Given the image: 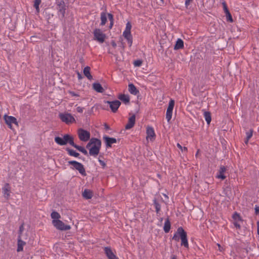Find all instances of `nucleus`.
<instances>
[{"label": "nucleus", "instance_id": "1a4fd4ad", "mask_svg": "<svg viewBox=\"0 0 259 259\" xmlns=\"http://www.w3.org/2000/svg\"><path fill=\"white\" fill-rule=\"evenodd\" d=\"M78 135L79 139L83 142L88 141L91 136L90 132L82 128L78 130Z\"/></svg>", "mask_w": 259, "mask_h": 259}, {"label": "nucleus", "instance_id": "6e6552de", "mask_svg": "<svg viewBox=\"0 0 259 259\" xmlns=\"http://www.w3.org/2000/svg\"><path fill=\"white\" fill-rule=\"evenodd\" d=\"M156 138V134L153 127L148 126L146 128V140L148 142H153Z\"/></svg>", "mask_w": 259, "mask_h": 259}, {"label": "nucleus", "instance_id": "7ed1b4c3", "mask_svg": "<svg viewBox=\"0 0 259 259\" xmlns=\"http://www.w3.org/2000/svg\"><path fill=\"white\" fill-rule=\"evenodd\" d=\"M132 24L130 22H127L124 30L123 32L122 35L127 40L129 47H131L133 44V36L131 34Z\"/></svg>", "mask_w": 259, "mask_h": 259}, {"label": "nucleus", "instance_id": "423d86ee", "mask_svg": "<svg viewBox=\"0 0 259 259\" xmlns=\"http://www.w3.org/2000/svg\"><path fill=\"white\" fill-rule=\"evenodd\" d=\"M94 39L100 43H103L106 37V34L100 29H95L94 31Z\"/></svg>", "mask_w": 259, "mask_h": 259}, {"label": "nucleus", "instance_id": "b1692460", "mask_svg": "<svg viewBox=\"0 0 259 259\" xmlns=\"http://www.w3.org/2000/svg\"><path fill=\"white\" fill-rule=\"evenodd\" d=\"M184 47V42L181 38H178L174 47L175 50L182 49Z\"/></svg>", "mask_w": 259, "mask_h": 259}, {"label": "nucleus", "instance_id": "9b49d317", "mask_svg": "<svg viewBox=\"0 0 259 259\" xmlns=\"http://www.w3.org/2000/svg\"><path fill=\"white\" fill-rule=\"evenodd\" d=\"M187 233L182 227H179L178 228L177 232L174 234L172 239L176 241H179L180 238H182V235H185Z\"/></svg>", "mask_w": 259, "mask_h": 259}, {"label": "nucleus", "instance_id": "603ef678", "mask_svg": "<svg viewBox=\"0 0 259 259\" xmlns=\"http://www.w3.org/2000/svg\"><path fill=\"white\" fill-rule=\"evenodd\" d=\"M171 259H177V258L175 256H173L171 258Z\"/></svg>", "mask_w": 259, "mask_h": 259}, {"label": "nucleus", "instance_id": "ea45409f", "mask_svg": "<svg viewBox=\"0 0 259 259\" xmlns=\"http://www.w3.org/2000/svg\"><path fill=\"white\" fill-rule=\"evenodd\" d=\"M227 19L231 22H233V19L230 12L226 14Z\"/></svg>", "mask_w": 259, "mask_h": 259}, {"label": "nucleus", "instance_id": "bb28decb", "mask_svg": "<svg viewBox=\"0 0 259 259\" xmlns=\"http://www.w3.org/2000/svg\"><path fill=\"white\" fill-rule=\"evenodd\" d=\"M83 74L89 79H92V76L90 73V68L89 66L84 67L83 69Z\"/></svg>", "mask_w": 259, "mask_h": 259}, {"label": "nucleus", "instance_id": "37998d69", "mask_svg": "<svg viewBox=\"0 0 259 259\" xmlns=\"http://www.w3.org/2000/svg\"><path fill=\"white\" fill-rule=\"evenodd\" d=\"M24 230V227H23V225H22L21 226H20L19 227V232H20V235H20L21 237H23L21 233L22 232H23Z\"/></svg>", "mask_w": 259, "mask_h": 259}, {"label": "nucleus", "instance_id": "473e14b6", "mask_svg": "<svg viewBox=\"0 0 259 259\" xmlns=\"http://www.w3.org/2000/svg\"><path fill=\"white\" fill-rule=\"evenodd\" d=\"M69 154L71 155V156H73L74 157H77L79 156V153H77L76 151H75L74 150H71V149H68L67 150Z\"/></svg>", "mask_w": 259, "mask_h": 259}, {"label": "nucleus", "instance_id": "20e7f679", "mask_svg": "<svg viewBox=\"0 0 259 259\" xmlns=\"http://www.w3.org/2000/svg\"><path fill=\"white\" fill-rule=\"evenodd\" d=\"M59 117L62 122L67 124H70L76 122V120L73 116L67 112L60 113Z\"/></svg>", "mask_w": 259, "mask_h": 259}, {"label": "nucleus", "instance_id": "9d476101", "mask_svg": "<svg viewBox=\"0 0 259 259\" xmlns=\"http://www.w3.org/2000/svg\"><path fill=\"white\" fill-rule=\"evenodd\" d=\"M175 105V101L171 99L168 103V106L166 112V119L168 122H169L172 117V111Z\"/></svg>", "mask_w": 259, "mask_h": 259}, {"label": "nucleus", "instance_id": "c756f323", "mask_svg": "<svg viewBox=\"0 0 259 259\" xmlns=\"http://www.w3.org/2000/svg\"><path fill=\"white\" fill-rule=\"evenodd\" d=\"M41 3V0H34V7L35 8L36 12L38 13L39 12V5Z\"/></svg>", "mask_w": 259, "mask_h": 259}, {"label": "nucleus", "instance_id": "c9c22d12", "mask_svg": "<svg viewBox=\"0 0 259 259\" xmlns=\"http://www.w3.org/2000/svg\"><path fill=\"white\" fill-rule=\"evenodd\" d=\"M177 147L180 149V150L183 152H186L187 151V148L186 147H182L179 143L177 144Z\"/></svg>", "mask_w": 259, "mask_h": 259}, {"label": "nucleus", "instance_id": "aec40b11", "mask_svg": "<svg viewBox=\"0 0 259 259\" xmlns=\"http://www.w3.org/2000/svg\"><path fill=\"white\" fill-rule=\"evenodd\" d=\"M128 88L129 92L134 95H137L139 92L135 85L133 83H130L128 85Z\"/></svg>", "mask_w": 259, "mask_h": 259}, {"label": "nucleus", "instance_id": "a878e982", "mask_svg": "<svg viewBox=\"0 0 259 259\" xmlns=\"http://www.w3.org/2000/svg\"><path fill=\"white\" fill-rule=\"evenodd\" d=\"M93 89L97 92L103 93L104 89L99 83H94L93 84Z\"/></svg>", "mask_w": 259, "mask_h": 259}, {"label": "nucleus", "instance_id": "a211bd4d", "mask_svg": "<svg viewBox=\"0 0 259 259\" xmlns=\"http://www.w3.org/2000/svg\"><path fill=\"white\" fill-rule=\"evenodd\" d=\"M19 238L17 242V251H22L23 247L26 245L25 242L22 240V239L24 238L23 237H21L20 235L19 236Z\"/></svg>", "mask_w": 259, "mask_h": 259}, {"label": "nucleus", "instance_id": "4be33fe9", "mask_svg": "<svg viewBox=\"0 0 259 259\" xmlns=\"http://www.w3.org/2000/svg\"><path fill=\"white\" fill-rule=\"evenodd\" d=\"M182 238H180L181 240V245L184 246L186 248H189V243L187 239V234L185 235H182Z\"/></svg>", "mask_w": 259, "mask_h": 259}, {"label": "nucleus", "instance_id": "f8f14e48", "mask_svg": "<svg viewBox=\"0 0 259 259\" xmlns=\"http://www.w3.org/2000/svg\"><path fill=\"white\" fill-rule=\"evenodd\" d=\"M106 103L109 105L110 108L113 112H115L119 107L121 103L118 100L113 101H106Z\"/></svg>", "mask_w": 259, "mask_h": 259}, {"label": "nucleus", "instance_id": "f3484780", "mask_svg": "<svg viewBox=\"0 0 259 259\" xmlns=\"http://www.w3.org/2000/svg\"><path fill=\"white\" fill-rule=\"evenodd\" d=\"M136 122V116L135 115H133L132 116H131L128 120V122L125 126V128L126 130H130L131 128H132Z\"/></svg>", "mask_w": 259, "mask_h": 259}, {"label": "nucleus", "instance_id": "8fccbe9b", "mask_svg": "<svg viewBox=\"0 0 259 259\" xmlns=\"http://www.w3.org/2000/svg\"><path fill=\"white\" fill-rule=\"evenodd\" d=\"M111 43L112 46L114 48H115L116 47V44L115 43V42L114 40H112Z\"/></svg>", "mask_w": 259, "mask_h": 259}, {"label": "nucleus", "instance_id": "412c9836", "mask_svg": "<svg viewBox=\"0 0 259 259\" xmlns=\"http://www.w3.org/2000/svg\"><path fill=\"white\" fill-rule=\"evenodd\" d=\"M118 98L125 104H128L130 102V97L128 95L119 94Z\"/></svg>", "mask_w": 259, "mask_h": 259}, {"label": "nucleus", "instance_id": "58836bf2", "mask_svg": "<svg viewBox=\"0 0 259 259\" xmlns=\"http://www.w3.org/2000/svg\"><path fill=\"white\" fill-rule=\"evenodd\" d=\"M252 136V131H250L249 132H248L246 133V138L247 139V140H249Z\"/></svg>", "mask_w": 259, "mask_h": 259}, {"label": "nucleus", "instance_id": "6e6d98bb", "mask_svg": "<svg viewBox=\"0 0 259 259\" xmlns=\"http://www.w3.org/2000/svg\"><path fill=\"white\" fill-rule=\"evenodd\" d=\"M160 1H161L162 2H163V0H160Z\"/></svg>", "mask_w": 259, "mask_h": 259}, {"label": "nucleus", "instance_id": "5701e85b", "mask_svg": "<svg viewBox=\"0 0 259 259\" xmlns=\"http://www.w3.org/2000/svg\"><path fill=\"white\" fill-rule=\"evenodd\" d=\"M3 192L5 198H8L10 196V187L9 184H6L3 189Z\"/></svg>", "mask_w": 259, "mask_h": 259}, {"label": "nucleus", "instance_id": "5fc2aeb1", "mask_svg": "<svg viewBox=\"0 0 259 259\" xmlns=\"http://www.w3.org/2000/svg\"><path fill=\"white\" fill-rule=\"evenodd\" d=\"M71 94L73 95V96H76V95L73 93H71Z\"/></svg>", "mask_w": 259, "mask_h": 259}, {"label": "nucleus", "instance_id": "a19ab883", "mask_svg": "<svg viewBox=\"0 0 259 259\" xmlns=\"http://www.w3.org/2000/svg\"><path fill=\"white\" fill-rule=\"evenodd\" d=\"M240 222L241 221H234V226L236 228L240 229Z\"/></svg>", "mask_w": 259, "mask_h": 259}, {"label": "nucleus", "instance_id": "ddd939ff", "mask_svg": "<svg viewBox=\"0 0 259 259\" xmlns=\"http://www.w3.org/2000/svg\"><path fill=\"white\" fill-rule=\"evenodd\" d=\"M4 119L8 126L14 130V129L12 127V124L16 125V118L13 116L5 115Z\"/></svg>", "mask_w": 259, "mask_h": 259}, {"label": "nucleus", "instance_id": "864d4df0", "mask_svg": "<svg viewBox=\"0 0 259 259\" xmlns=\"http://www.w3.org/2000/svg\"><path fill=\"white\" fill-rule=\"evenodd\" d=\"M198 152H199V151H197V152L196 153V156H197V155H198Z\"/></svg>", "mask_w": 259, "mask_h": 259}, {"label": "nucleus", "instance_id": "79ce46f5", "mask_svg": "<svg viewBox=\"0 0 259 259\" xmlns=\"http://www.w3.org/2000/svg\"><path fill=\"white\" fill-rule=\"evenodd\" d=\"M84 110V108L78 106L76 108V111L79 113H82Z\"/></svg>", "mask_w": 259, "mask_h": 259}, {"label": "nucleus", "instance_id": "a18cd8bd", "mask_svg": "<svg viewBox=\"0 0 259 259\" xmlns=\"http://www.w3.org/2000/svg\"><path fill=\"white\" fill-rule=\"evenodd\" d=\"M192 0H186L185 1V6L186 7H187L190 4V2Z\"/></svg>", "mask_w": 259, "mask_h": 259}, {"label": "nucleus", "instance_id": "dca6fc26", "mask_svg": "<svg viewBox=\"0 0 259 259\" xmlns=\"http://www.w3.org/2000/svg\"><path fill=\"white\" fill-rule=\"evenodd\" d=\"M103 139L105 140L107 148L111 147L113 144H115L117 142L116 139L114 138H109L107 136H104L103 137Z\"/></svg>", "mask_w": 259, "mask_h": 259}, {"label": "nucleus", "instance_id": "4c0bfd02", "mask_svg": "<svg viewBox=\"0 0 259 259\" xmlns=\"http://www.w3.org/2000/svg\"><path fill=\"white\" fill-rule=\"evenodd\" d=\"M222 5H223V9H224L225 13L226 14L229 13V10L228 9V8H227V5H226V3L225 2H223L222 3Z\"/></svg>", "mask_w": 259, "mask_h": 259}, {"label": "nucleus", "instance_id": "09e8293b", "mask_svg": "<svg viewBox=\"0 0 259 259\" xmlns=\"http://www.w3.org/2000/svg\"><path fill=\"white\" fill-rule=\"evenodd\" d=\"M256 225H257V233L258 235H259V221L257 222Z\"/></svg>", "mask_w": 259, "mask_h": 259}, {"label": "nucleus", "instance_id": "72a5a7b5", "mask_svg": "<svg viewBox=\"0 0 259 259\" xmlns=\"http://www.w3.org/2000/svg\"><path fill=\"white\" fill-rule=\"evenodd\" d=\"M233 219L234 221H242L240 216L236 212L233 214Z\"/></svg>", "mask_w": 259, "mask_h": 259}, {"label": "nucleus", "instance_id": "f704fd0d", "mask_svg": "<svg viewBox=\"0 0 259 259\" xmlns=\"http://www.w3.org/2000/svg\"><path fill=\"white\" fill-rule=\"evenodd\" d=\"M154 205L155 207L156 211L157 213H158L159 211L160 210V204L156 202V201H154Z\"/></svg>", "mask_w": 259, "mask_h": 259}, {"label": "nucleus", "instance_id": "c85d7f7f", "mask_svg": "<svg viewBox=\"0 0 259 259\" xmlns=\"http://www.w3.org/2000/svg\"><path fill=\"white\" fill-rule=\"evenodd\" d=\"M204 118H205V119L207 123L208 124H209V123L211 121V120L210 113L208 112H204Z\"/></svg>", "mask_w": 259, "mask_h": 259}, {"label": "nucleus", "instance_id": "c03bdc74", "mask_svg": "<svg viewBox=\"0 0 259 259\" xmlns=\"http://www.w3.org/2000/svg\"><path fill=\"white\" fill-rule=\"evenodd\" d=\"M217 246H218V249L220 252H223L224 250L223 247H222L220 244L217 243Z\"/></svg>", "mask_w": 259, "mask_h": 259}, {"label": "nucleus", "instance_id": "6ab92c4d", "mask_svg": "<svg viewBox=\"0 0 259 259\" xmlns=\"http://www.w3.org/2000/svg\"><path fill=\"white\" fill-rule=\"evenodd\" d=\"M226 171V168L224 166H221L219 169V172L217 175V178L219 179L224 180L226 176L224 175Z\"/></svg>", "mask_w": 259, "mask_h": 259}, {"label": "nucleus", "instance_id": "f03ea898", "mask_svg": "<svg viewBox=\"0 0 259 259\" xmlns=\"http://www.w3.org/2000/svg\"><path fill=\"white\" fill-rule=\"evenodd\" d=\"M101 147V141L96 138H92L87 145V148L89 150V154L94 156L98 155Z\"/></svg>", "mask_w": 259, "mask_h": 259}, {"label": "nucleus", "instance_id": "de8ad7c7", "mask_svg": "<svg viewBox=\"0 0 259 259\" xmlns=\"http://www.w3.org/2000/svg\"><path fill=\"white\" fill-rule=\"evenodd\" d=\"M255 211L256 213H257L259 212V206H255Z\"/></svg>", "mask_w": 259, "mask_h": 259}, {"label": "nucleus", "instance_id": "4468645a", "mask_svg": "<svg viewBox=\"0 0 259 259\" xmlns=\"http://www.w3.org/2000/svg\"><path fill=\"white\" fill-rule=\"evenodd\" d=\"M104 250L108 259H118L111 247H105Z\"/></svg>", "mask_w": 259, "mask_h": 259}, {"label": "nucleus", "instance_id": "0eeeda50", "mask_svg": "<svg viewBox=\"0 0 259 259\" xmlns=\"http://www.w3.org/2000/svg\"><path fill=\"white\" fill-rule=\"evenodd\" d=\"M68 163L69 164L73 165L74 168L78 170V171L81 175L84 176L86 175L85 170L84 168V166L81 163H79L76 161H69L68 162Z\"/></svg>", "mask_w": 259, "mask_h": 259}, {"label": "nucleus", "instance_id": "e433bc0d", "mask_svg": "<svg viewBox=\"0 0 259 259\" xmlns=\"http://www.w3.org/2000/svg\"><path fill=\"white\" fill-rule=\"evenodd\" d=\"M142 64V61L140 60H136L134 63L135 66H138V67L141 66Z\"/></svg>", "mask_w": 259, "mask_h": 259}, {"label": "nucleus", "instance_id": "39448f33", "mask_svg": "<svg viewBox=\"0 0 259 259\" xmlns=\"http://www.w3.org/2000/svg\"><path fill=\"white\" fill-rule=\"evenodd\" d=\"M107 16L110 22L109 29H111L114 23L113 16L111 14H106L105 12L101 13V25L103 26L106 24L107 20Z\"/></svg>", "mask_w": 259, "mask_h": 259}, {"label": "nucleus", "instance_id": "393cba45", "mask_svg": "<svg viewBox=\"0 0 259 259\" xmlns=\"http://www.w3.org/2000/svg\"><path fill=\"white\" fill-rule=\"evenodd\" d=\"M82 196L85 199H91L93 196V193L90 190L85 189L82 193Z\"/></svg>", "mask_w": 259, "mask_h": 259}, {"label": "nucleus", "instance_id": "3c124183", "mask_svg": "<svg viewBox=\"0 0 259 259\" xmlns=\"http://www.w3.org/2000/svg\"><path fill=\"white\" fill-rule=\"evenodd\" d=\"M248 141H249V140H247V139L246 138V140L245 141V144H247L248 143Z\"/></svg>", "mask_w": 259, "mask_h": 259}, {"label": "nucleus", "instance_id": "2f4dec72", "mask_svg": "<svg viewBox=\"0 0 259 259\" xmlns=\"http://www.w3.org/2000/svg\"><path fill=\"white\" fill-rule=\"evenodd\" d=\"M75 148H76L80 152H82L84 155H87L88 154L87 151L84 149V147L79 146H76Z\"/></svg>", "mask_w": 259, "mask_h": 259}, {"label": "nucleus", "instance_id": "cd10ccee", "mask_svg": "<svg viewBox=\"0 0 259 259\" xmlns=\"http://www.w3.org/2000/svg\"><path fill=\"white\" fill-rule=\"evenodd\" d=\"M163 229L166 233H168L170 229V223L168 219H167L165 221Z\"/></svg>", "mask_w": 259, "mask_h": 259}, {"label": "nucleus", "instance_id": "2eb2a0df", "mask_svg": "<svg viewBox=\"0 0 259 259\" xmlns=\"http://www.w3.org/2000/svg\"><path fill=\"white\" fill-rule=\"evenodd\" d=\"M68 135H65L63 138L56 137L55 138V141L56 143L60 145H64L67 144V138Z\"/></svg>", "mask_w": 259, "mask_h": 259}, {"label": "nucleus", "instance_id": "7c9ffc66", "mask_svg": "<svg viewBox=\"0 0 259 259\" xmlns=\"http://www.w3.org/2000/svg\"><path fill=\"white\" fill-rule=\"evenodd\" d=\"M69 143L70 145L74 147V148L76 147L77 146L76 144H74L73 142V138L72 136L68 135V137L67 138V143Z\"/></svg>", "mask_w": 259, "mask_h": 259}, {"label": "nucleus", "instance_id": "49530a36", "mask_svg": "<svg viewBox=\"0 0 259 259\" xmlns=\"http://www.w3.org/2000/svg\"><path fill=\"white\" fill-rule=\"evenodd\" d=\"M99 162L100 163V164H101L103 166H104H104H105L106 164L105 163V162H104L103 161H102V160H100V159H99Z\"/></svg>", "mask_w": 259, "mask_h": 259}, {"label": "nucleus", "instance_id": "f257e3e1", "mask_svg": "<svg viewBox=\"0 0 259 259\" xmlns=\"http://www.w3.org/2000/svg\"><path fill=\"white\" fill-rule=\"evenodd\" d=\"M51 217L52 219V224L57 230L66 231L71 229L70 225H65L60 220L61 215L58 212L53 211L51 214Z\"/></svg>", "mask_w": 259, "mask_h": 259}]
</instances>
